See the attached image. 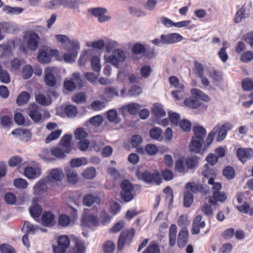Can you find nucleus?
Wrapping results in <instances>:
<instances>
[{
    "label": "nucleus",
    "mask_w": 253,
    "mask_h": 253,
    "mask_svg": "<svg viewBox=\"0 0 253 253\" xmlns=\"http://www.w3.org/2000/svg\"><path fill=\"white\" fill-rule=\"evenodd\" d=\"M203 174L205 178L208 179V183L212 185L213 193L212 198H209V202L211 205H215L217 202H224L227 199V196L225 193L219 191L221 187V184L219 182H214V177L215 176V172L212 169H206Z\"/></svg>",
    "instance_id": "f257e3e1"
},
{
    "label": "nucleus",
    "mask_w": 253,
    "mask_h": 253,
    "mask_svg": "<svg viewBox=\"0 0 253 253\" xmlns=\"http://www.w3.org/2000/svg\"><path fill=\"white\" fill-rule=\"evenodd\" d=\"M135 234V230L131 228L129 230L123 231L118 239V248L122 251L126 244H129L133 239Z\"/></svg>",
    "instance_id": "f03ea898"
},
{
    "label": "nucleus",
    "mask_w": 253,
    "mask_h": 253,
    "mask_svg": "<svg viewBox=\"0 0 253 253\" xmlns=\"http://www.w3.org/2000/svg\"><path fill=\"white\" fill-rule=\"evenodd\" d=\"M126 58V54L120 49H115L113 50L112 54L109 56L107 62L116 67L120 62H124Z\"/></svg>",
    "instance_id": "7ed1b4c3"
},
{
    "label": "nucleus",
    "mask_w": 253,
    "mask_h": 253,
    "mask_svg": "<svg viewBox=\"0 0 253 253\" xmlns=\"http://www.w3.org/2000/svg\"><path fill=\"white\" fill-rule=\"evenodd\" d=\"M55 54V50L51 49L47 47H43L39 51L38 59L39 62L42 63H48L50 61L51 57Z\"/></svg>",
    "instance_id": "20e7f679"
},
{
    "label": "nucleus",
    "mask_w": 253,
    "mask_h": 253,
    "mask_svg": "<svg viewBox=\"0 0 253 253\" xmlns=\"http://www.w3.org/2000/svg\"><path fill=\"white\" fill-rule=\"evenodd\" d=\"M169 81L171 85L177 87V89L171 92L173 97L176 100H180L181 98L182 97V93L184 90L183 84H179V80L178 78L175 76L170 77L169 78Z\"/></svg>",
    "instance_id": "39448f33"
},
{
    "label": "nucleus",
    "mask_w": 253,
    "mask_h": 253,
    "mask_svg": "<svg viewBox=\"0 0 253 253\" xmlns=\"http://www.w3.org/2000/svg\"><path fill=\"white\" fill-rule=\"evenodd\" d=\"M27 45L28 49L32 51L36 50L41 41L40 36L34 32H29L27 35Z\"/></svg>",
    "instance_id": "423d86ee"
},
{
    "label": "nucleus",
    "mask_w": 253,
    "mask_h": 253,
    "mask_svg": "<svg viewBox=\"0 0 253 253\" xmlns=\"http://www.w3.org/2000/svg\"><path fill=\"white\" fill-rule=\"evenodd\" d=\"M58 245L53 248L55 253H65L70 245V240L65 235L60 236L57 241Z\"/></svg>",
    "instance_id": "0eeeda50"
},
{
    "label": "nucleus",
    "mask_w": 253,
    "mask_h": 253,
    "mask_svg": "<svg viewBox=\"0 0 253 253\" xmlns=\"http://www.w3.org/2000/svg\"><path fill=\"white\" fill-rule=\"evenodd\" d=\"M142 179L146 183L152 184L154 182L159 184L162 182V179L159 172L155 171L154 173H151L146 171L141 174Z\"/></svg>",
    "instance_id": "6e6552de"
},
{
    "label": "nucleus",
    "mask_w": 253,
    "mask_h": 253,
    "mask_svg": "<svg viewBox=\"0 0 253 253\" xmlns=\"http://www.w3.org/2000/svg\"><path fill=\"white\" fill-rule=\"evenodd\" d=\"M64 177V174L63 170L61 169L55 168L48 171L46 178L47 181L54 183L61 181Z\"/></svg>",
    "instance_id": "1a4fd4ad"
},
{
    "label": "nucleus",
    "mask_w": 253,
    "mask_h": 253,
    "mask_svg": "<svg viewBox=\"0 0 253 253\" xmlns=\"http://www.w3.org/2000/svg\"><path fill=\"white\" fill-rule=\"evenodd\" d=\"M55 68L53 67L46 68L44 71V82L45 84L49 86H54L56 85L57 80L54 76Z\"/></svg>",
    "instance_id": "9d476101"
},
{
    "label": "nucleus",
    "mask_w": 253,
    "mask_h": 253,
    "mask_svg": "<svg viewBox=\"0 0 253 253\" xmlns=\"http://www.w3.org/2000/svg\"><path fill=\"white\" fill-rule=\"evenodd\" d=\"M99 220L97 217L91 213H86L82 218L81 225L84 228L90 227L98 225Z\"/></svg>",
    "instance_id": "9b49d317"
},
{
    "label": "nucleus",
    "mask_w": 253,
    "mask_h": 253,
    "mask_svg": "<svg viewBox=\"0 0 253 253\" xmlns=\"http://www.w3.org/2000/svg\"><path fill=\"white\" fill-rule=\"evenodd\" d=\"M30 117L36 123L40 121L42 119V113L39 106L35 104H30L28 108Z\"/></svg>",
    "instance_id": "f8f14e48"
},
{
    "label": "nucleus",
    "mask_w": 253,
    "mask_h": 253,
    "mask_svg": "<svg viewBox=\"0 0 253 253\" xmlns=\"http://www.w3.org/2000/svg\"><path fill=\"white\" fill-rule=\"evenodd\" d=\"M215 127H217V136L216 137V140L217 141H221L224 139L226 135L227 131L231 129L233 127V125L229 123H226L223 124L222 126L217 125Z\"/></svg>",
    "instance_id": "ddd939ff"
},
{
    "label": "nucleus",
    "mask_w": 253,
    "mask_h": 253,
    "mask_svg": "<svg viewBox=\"0 0 253 253\" xmlns=\"http://www.w3.org/2000/svg\"><path fill=\"white\" fill-rule=\"evenodd\" d=\"M161 39L163 44H171L181 41L182 37L177 33H172L166 35H162Z\"/></svg>",
    "instance_id": "4468645a"
},
{
    "label": "nucleus",
    "mask_w": 253,
    "mask_h": 253,
    "mask_svg": "<svg viewBox=\"0 0 253 253\" xmlns=\"http://www.w3.org/2000/svg\"><path fill=\"white\" fill-rule=\"evenodd\" d=\"M189 234L188 229L184 227L179 231L178 237L177 244L179 248L184 247L188 243Z\"/></svg>",
    "instance_id": "2eb2a0df"
},
{
    "label": "nucleus",
    "mask_w": 253,
    "mask_h": 253,
    "mask_svg": "<svg viewBox=\"0 0 253 253\" xmlns=\"http://www.w3.org/2000/svg\"><path fill=\"white\" fill-rule=\"evenodd\" d=\"M202 216L201 215H197L194 219L192 222L191 233L192 234L196 235L199 233L200 228L205 227V221H202Z\"/></svg>",
    "instance_id": "dca6fc26"
},
{
    "label": "nucleus",
    "mask_w": 253,
    "mask_h": 253,
    "mask_svg": "<svg viewBox=\"0 0 253 253\" xmlns=\"http://www.w3.org/2000/svg\"><path fill=\"white\" fill-rule=\"evenodd\" d=\"M47 190L46 181L44 179L39 181L33 187L34 195L40 196Z\"/></svg>",
    "instance_id": "f3484780"
},
{
    "label": "nucleus",
    "mask_w": 253,
    "mask_h": 253,
    "mask_svg": "<svg viewBox=\"0 0 253 253\" xmlns=\"http://www.w3.org/2000/svg\"><path fill=\"white\" fill-rule=\"evenodd\" d=\"M106 12V9L101 7L95 8L92 10V15L98 17V20L100 22H105L111 19L110 16L104 15Z\"/></svg>",
    "instance_id": "a211bd4d"
},
{
    "label": "nucleus",
    "mask_w": 253,
    "mask_h": 253,
    "mask_svg": "<svg viewBox=\"0 0 253 253\" xmlns=\"http://www.w3.org/2000/svg\"><path fill=\"white\" fill-rule=\"evenodd\" d=\"M237 155L239 160L243 163L253 157V150L252 149L239 148Z\"/></svg>",
    "instance_id": "6ab92c4d"
},
{
    "label": "nucleus",
    "mask_w": 253,
    "mask_h": 253,
    "mask_svg": "<svg viewBox=\"0 0 253 253\" xmlns=\"http://www.w3.org/2000/svg\"><path fill=\"white\" fill-rule=\"evenodd\" d=\"M24 228H27V230L26 231V234L24 235L22 238V242L25 246L29 247L30 243L28 237V234L32 231L34 232L36 230L39 229V228L36 226H34L33 224L27 221H25Z\"/></svg>",
    "instance_id": "aec40b11"
},
{
    "label": "nucleus",
    "mask_w": 253,
    "mask_h": 253,
    "mask_svg": "<svg viewBox=\"0 0 253 253\" xmlns=\"http://www.w3.org/2000/svg\"><path fill=\"white\" fill-rule=\"evenodd\" d=\"M72 136L69 134L65 135L61 139L60 144L66 153H70L72 150L71 144Z\"/></svg>",
    "instance_id": "412c9836"
},
{
    "label": "nucleus",
    "mask_w": 253,
    "mask_h": 253,
    "mask_svg": "<svg viewBox=\"0 0 253 253\" xmlns=\"http://www.w3.org/2000/svg\"><path fill=\"white\" fill-rule=\"evenodd\" d=\"M41 169L39 167H28L24 170L25 175L29 179H34L41 175Z\"/></svg>",
    "instance_id": "4be33fe9"
},
{
    "label": "nucleus",
    "mask_w": 253,
    "mask_h": 253,
    "mask_svg": "<svg viewBox=\"0 0 253 253\" xmlns=\"http://www.w3.org/2000/svg\"><path fill=\"white\" fill-rule=\"evenodd\" d=\"M54 214L49 211H46L42 215V222L43 225L46 226H52L55 223Z\"/></svg>",
    "instance_id": "5701e85b"
},
{
    "label": "nucleus",
    "mask_w": 253,
    "mask_h": 253,
    "mask_svg": "<svg viewBox=\"0 0 253 253\" xmlns=\"http://www.w3.org/2000/svg\"><path fill=\"white\" fill-rule=\"evenodd\" d=\"M100 203V198L92 194H88L83 198V204L86 206H91L94 203L99 204Z\"/></svg>",
    "instance_id": "b1692460"
},
{
    "label": "nucleus",
    "mask_w": 253,
    "mask_h": 253,
    "mask_svg": "<svg viewBox=\"0 0 253 253\" xmlns=\"http://www.w3.org/2000/svg\"><path fill=\"white\" fill-rule=\"evenodd\" d=\"M203 142L204 141L203 140L192 137L191 142L189 146L190 150L191 152L199 153L201 151Z\"/></svg>",
    "instance_id": "393cba45"
},
{
    "label": "nucleus",
    "mask_w": 253,
    "mask_h": 253,
    "mask_svg": "<svg viewBox=\"0 0 253 253\" xmlns=\"http://www.w3.org/2000/svg\"><path fill=\"white\" fill-rule=\"evenodd\" d=\"M193 130L194 135L192 137L204 141L207 133L206 129L201 126H196Z\"/></svg>",
    "instance_id": "a878e982"
},
{
    "label": "nucleus",
    "mask_w": 253,
    "mask_h": 253,
    "mask_svg": "<svg viewBox=\"0 0 253 253\" xmlns=\"http://www.w3.org/2000/svg\"><path fill=\"white\" fill-rule=\"evenodd\" d=\"M152 113L157 118L165 117L166 114L161 104L157 103L154 104Z\"/></svg>",
    "instance_id": "bb28decb"
},
{
    "label": "nucleus",
    "mask_w": 253,
    "mask_h": 253,
    "mask_svg": "<svg viewBox=\"0 0 253 253\" xmlns=\"http://www.w3.org/2000/svg\"><path fill=\"white\" fill-rule=\"evenodd\" d=\"M177 227L175 224H172L169 231V244L170 246L173 247L176 243Z\"/></svg>",
    "instance_id": "cd10ccee"
},
{
    "label": "nucleus",
    "mask_w": 253,
    "mask_h": 253,
    "mask_svg": "<svg viewBox=\"0 0 253 253\" xmlns=\"http://www.w3.org/2000/svg\"><path fill=\"white\" fill-rule=\"evenodd\" d=\"M125 110H126L130 114H136L140 108V106L137 103H129L123 107Z\"/></svg>",
    "instance_id": "c85d7f7f"
},
{
    "label": "nucleus",
    "mask_w": 253,
    "mask_h": 253,
    "mask_svg": "<svg viewBox=\"0 0 253 253\" xmlns=\"http://www.w3.org/2000/svg\"><path fill=\"white\" fill-rule=\"evenodd\" d=\"M185 164L188 169H192L196 168L199 163V158L197 156H192L184 160Z\"/></svg>",
    "instance_id": "c756f323"
},
{
    "label": "nucleus",
    "mask_w": 253,
    "mask_h": 253,
    "mask_svg": "<svg viewBox=\"0 0 253 253\" xmlns=\"http://www.w3.org/2000/svg\"><path fill=\"white\" fill-rule=\"evenodd\" d=\"M191 92L192 95L195 96L197 99L198 98L206 102L210 101V97L207 94H205L203 92L198 89H192Z\"/></svg>",
    "instance_id": "7c9ffc66"
},
{
    "label": "nucleus",
    "mask_w": 253,
    "mask_h": 253,
    "mask_svg": "<svg viewBox=\"0 0 253 253\" xmlns=\"http://www.w3.org/2000/svg\"><path fill=\"white\" fill-rule=\"evenodd\" d=\"M30 99V94L26 91L22 92L17 97L16 102L18 106L26 104Z\"/></svg>",
    "instance_id": "2f4dec72"
},
{
    "label": "nucleus",
    "mask_w": 253,
    "mask_h": 253,
    "mask_svg": "<svg viewBox=\"0 0 253 253\" xmlns=\"http://www.w3.org/2000/svg\"><path fill=\"white\" fill-rule=\"evenodd\" d=\"M184 104L187 107L193 109L197 108L200 105V103L195 96L187 98L184 101Z\"/></svg>",
    "instance_id": "473e14b6"
},
{
    "label": "nucleus",
    "mask_w": 253,
    "mask_h": 253,
    "mask_svg": "<svg viewBox=\"0 0 253 253\" xmlns=\"http://www.w3.org/2000/svg\"><path fill=\"white\" fill-rule=\"evenodd\" d=\"M87 164V159L84 157L74 158L71 160L70 165L72 167H80Z\"/></svg>",
    "instance_id": "72a5a7b5"
},
{
    "label": "nucleus",
    "mask_w": 253,
    "mask_h": 253,
    "mask_svg": "<svg viewBox=\"0 0 253 253\" xmlns=\"http://www.w3.org/2000/svg\"><path fill=\"white\" fill-rule=\"evenodd\" d=\"M96 174V169L93 167L87 168L82 173V176L86 179H92L95 177Z\"/></svg>",
    "instance_id": "f704fd0d"
},
{
    "label": "nucleus",
    "mask_w": 253,
    "mask_h": 253,
    "mask_svg": "<svg viewBox=\"0 0 253 253\" xmlns=\"http://www.w3.org/2000/svg\"><path fill=\"white\" fill-rule=\"evenodd\" d=\"M62 5L68 8H75L79 5L80 0H60Z\"/></svg>",
    "instance_id": "c9c22d12"
},
{
    "label": "nucleus",
    "mask_w": 253,
    "mask_h": 253,
    "mask_svg": "<svg viewBox=\"0 0 253 253\" xmlns=\"http://www.w3.org/2000/svg\"><path fill=\"white\" fill-rule=\"evenodd\" d=\"M186 188L187 189H189L191 192L194 193L203 192V188L201 185L195 183H188L186 184Z\"/></svg>",
    "instance_id": "e433bc0d"
},
{
    "label": "nucleus",
    "mask_w": 253,
    "mask_h": 253,
    "mask_svg": "<svg viewBox=\"0 0 253 253\" xmlns=\"http://www.w3.org/2000/svg\"><path fill=\"white\" fill-rule=\"evenodd\" d=\"M193 202V194L189 191H186L184 193L183 205L185 207H189Z\"/></svg>",
    "instance_id": "4c0bfd02"
},
{
    "label": "nucleus",
    "mask_w": 253,
    "mask_h": 253,
    "mask_svg": "<svg viewBox=\"0 0 253 253\" xmlns=\"http://www.w3.org/2000/svg\"><path fill=\"white\" fill-rule=\"evenodd\" d=\"M87 47H92L94 49L101 50L105 46L104 41L102 40H98L96 41L87 42Z\"/></svg>",
    "instance_id": "58836bf2"
},
{
    "label": "nucleus",
    "mask_w": 253,
    "mask_h": 253,
    "mask_svg": "<svg viewBox=\"0 0 253 253\" xmlns=\"http://www.w3.org/2000/svg\"><path fill=\"white\" fill-rule=\"evenodd\" d=\"M62 130L57 129L51 132L45 138V142L46 143H49L52 140L58 139L62 133Z\"/></svg>",
    "instance_id": "ea45409f"
},
{
    "label": "nucleus",
    "mask_w": 253,
    "mask_h": 253,
    "mask_svg": "<svg viewBox=\"0 0 253 253\" xmlns=\"http://www.w3.org/2000/svg\"><path fill=\"white\" fill-rule=\"evenodd\" d=\"M35 98L37 102L43 106H48L51 103L50 100L42 94L36 95Z\"/></svg>",
    "instance_id": "a19ab883"
},
{
    "label": "nucleus",
    "mask_w": 253,
    "mask_h": 253,
    "mask_svg": "<svg viewBox=\"0 0 253 253\" xmlns=\"http://www.w3.org/2000/svg\"><path fill=\"white\" fill-rule=\"evenodd\" d=\"M67 52L64 55L63 58L64 60L67 62H74L77 57L78 53L75 52H72L68 49H66Z\"/></svg>",
    "instance_id": "79ce46f5"
},
{
    "label": "nucleus",
    "mask_w": 253,
    "mask_h": 253,
    "mask_svg": "<svg viewBox=\"0 0 253 253\" xmlns=\"http://www.w3.org/2000/svg\"><path fill=\"white\" fill-rule=\"evenodd\" d=\"M3 10L7 14H18L23 11V8L19 7H11L6 6L4 7Z\"/></svg>",
    "instance_id": "37998d69"
},
{
    "label": "nucleus",
    "mask_w": 253,
    "mask_h": 253,
    "mask_svg": "<svg viewBox=\"0 0 253 253\" xmlns=\"http://www.w3.org/2000/svg\"><path fill=\"white\" fill-rule=\"evenodd\" d=\"M77 113V108L73 105H69L65 108V113L69 117L73 118L75 117Z\"/></svg>",
    "instance_id": "c03bdc74"
},
{
    "label": "nucleus",
    "mask_w": 253,
    "mask_h": 253,
    "mask_svg": "<svg viewBox=\"0 0 253 253\" xmlns=\"http://www.w3.org/2000/svg\"><path fill=\"white\" fill-rule=\"evenodd\" d=\"M70 79L75 82L77 86L82 87L84 85V80L82 79L80 73H73Z\"/></svg>",
    "instance_id": "a18cd8bd"
},
{
    "label": "nucleus",
    "mask_w": 253,
    "mask_h": 253,
    "mask_svg": "<svg viewBox=\"0 0 253 253\" xmlns=\"http://www.w3.org/2000/svg\"><path fill=\"white\" fill-rule=\"evenodd\" d=\"M246 17L245 13V8L244 6H243L237 12L236 16L234 18V21L236 23H239L241 22L243 19Z\"/></svg>",
    "instance_id": "49530a36"
},
{
    "label": "nucleus",
    "mask_w": 253,
    "mask_h": 253,
    "mask_svg": "<svg viewBox=\"0 0 253 253\" xmlns=\"http://www.w3.org/2000/svg\"><path fill=\"white\" fill-rule=\"evenodd\" d=\"M30 212L32 216L39 217L42 212L41 207L38 204L33 205L30 209Z\"/></svg>",
    "instance_id": "de8ad7c7"
},
{
    "label": "nucleus",
    "mask_w": 253,
    "mask_h": 253,
    "mask_svg": "<svg viewBox=\"0 0 253 253\" xmlns=\"http://www.w3.org/2000/svg\"><path fill=\"white\" fill-rule=\"evenodd\" d=\"M33 73V69L31 66L26 65L22 70V76L24 79H29Z\"/></svg>",
    "instance_id": "09e8293b"
},
{
    "label": "nucleus",
    "mask_w": 253,
    "mask_h": 253,
    "mask_svg": "<svg viewBox=\"0 0 253 253\" xmlns=\"http://www.w3.org/2000/svg\"><path fill=\"white\" fill-rule=\"evenodd\" d=\"M85 247L84 243L80 241L76 242V245L74 247L72 253H84Z\"/></svg>",
    "instance_id": "8fccbe9b"
},
{
    "label": "nucleus",
    "mask_w": 253,
    "mask_h": 253,
    "mask_svg": "<svg viewBox=\"0 0 253 253\" xmlns=\"http://www.w3.org/2000/svg\"><path fill=\"white\" fill-rule=\"evenodd\" d=\"M61 5L60 0H51L45 3V7L49 9H54L58 8Z\"/></svg>",
    "instance_id": "3c124183"
},
{
    "label": "nucleus",
    "mask_w": 253,
    "mask_h": 253,
    "mask_svg": "<svg viewBox=\"0 0 253 253\" xmlns=\"http://www.w3.org/2000/svg\"><path fill=\"white\" fill-rule=\"evenodd\" d=\"M72 100L76 103L81 104L85 102L86 97L84 93L80 92L74 94L72 97Z\"/></svg>",
    "instance_id": "603ef678"
},
{
    "label": "nucleus",
    "mask_w": 253,
    "mask_h": 253,
    "mask_svg": "<svg viewBox=\"0 0 253 253\" xmlns=\"http://www.w3.org/2000/svg\"><path fill=\"white\" fill-rule=\"evenodd\" d=\"M69 43L70 44V47H67L66 49H68L72 52H75L78 53V51L80 48V44L79 42L77 40H72L69 41Z\"/></svg>",
    "instance_id": "864d4df0"
},
{
    "label": "nucleus",
    "mask_w": 253,
    "mask_h": 253,
    "mask_svg": "<svg viewBox=\"0 0 253 253\" xmlns=\"http://www.w3.org/2000/svg\"><path fill=\"white\" fill-rule=\"evenodd\" d=\"M64 151L62 148L59 147H56L51 150V153L52 155L55 156L58 159H63L65 157Z\"/></svg>",
    "instance_id": "5fc2aeb1"
},
{
    "label": "nucleus",
    "mask_w": 253,
    "mask_h": 253,
    "mask_svg": "<svg viewBox=\"0 0 253 253\" xmlns=\"http://www.w3.org/2000/svg\"><path fill=\"white\" fill-rule=\"evenodd\" d=\"M223 174L228 179H232L235 176L234 169L231 167H226L223 170Z\"/></svg>",
    "instance_id": "6e6d98bb"
},
{
    "label": "nucleus",
    "mask_w": 253,
    "mask_h": 253,
    "mask_svg": "<svg viewBox=\"0 0 253 253\" xmlns=\"http://www.w3.org/2000/svg\"><path fill=\"white\" fill-rule=\"evenodd\" d=\"M150 137L155 140H158L162 134V130L158 127H153L149 131Z\"/></svg>",
    "instance_id": "4d7b16f0"
},
{
    "label": "nucleus",
    "mask_w": 253,
    "mask_h": 253,
    "mask_svg": "<svg viewBox=\"0 0 253 253\" xmlns=\"http://www.w3.org/2000/svg\"><path fill=\"white\" fill-rule=\"evenodd\" d=\"M76 84L70 79L66 80L64 83V87L69 91H73L77 88Z\"/></svg>",
    "instance_id": "13d9d810"
},
{
    "label": "nucleus",
    "mask_w": 253,
    "mask_h": 253,
    "mask_svg": "<svg viewBox=\"0 0 253 253\" xmlns=\"http://www.w3.org/2000/svg\"><path fill=\"white\" fill-rule=\"evenodd\" d=\"M14 185L18 188L25 189L28 186V182L23 178H17L14 181Z\"/></svg>",
    "instance_id": "bf43d9fd"
},
{
    "label": "nucleus",
    "mask_w": 253,
    "mask_h": 253,
    "mask_svg": "<svg viewBox=\"0 0 253 253\" xmlns=\"http://www.w3.org/2000/svg\"><path fill=\"white\" fill-rule=\"evenodd\" d=\"M107 118L109 121L115 123H118L117 118V112L115 110H111L108 111Z\"/></svg>",
    "instance_id": "052dcab7"
},
{
    "label": "nucleus",
    "mask_w": 253,
    "mask_h": 253,
    "mask_svg": "<svg viewBox=\"0 0 253 253\" xmlns=\"http://www.w3.org/2000/svg\"><path fill=\"white\" fill-rule=\"evenodd\" d=\"M92 69L95 72H99L100 70V59L97 56H94L91 61Z\"/></svg>",
    "instance_id": "680f3d73"
},
{
    "label": "nucleus",
    "mask_w": 253,
    "mask_h": 253,
    "mask_svg": "<svg viewBox=\"0 0 253 253\" xmlns=\"http://www.w3.org/2000/svg\"><path fill=\"white\" fill-rule=\"evenodd\" d=\"M104 92L106 95H111L117 97L119 96L118 89L113 86L105 87L104 89Z\"/></svg>",
    "instance_id": "e2e57ef3"
},
{
    "label": "nucleus",
    "mask_w": 253,
    "mask_h": 253,
    "mask_svg": "<svg viewBox=\"0 0 253 253\" xmlns=\"http://www.w3.org/2000/svg\"><path fill=\"white\" fill-rule=\"evenodd\" d=\"M195 73L199 77H202L204 74V68L202 65L198 61L194 62Z\"/></svg>",
    "instance_id": "0e129e2a"
},
{
    "label": "nucleus",
    "mask_w": 253,
    "mask_h": 253,
    "mask_svg": "<svg viewBox=\"0 0 253 253\" xmlns=\"http://www.w3.org/2000/svg\"><path fill=\"white\" fill-rule=\"evenodd\" d=\"M105 253H112L115 249V244L112 241L106 242L103 246Z\"/></svg>",
    "instance_id": "69168bd1"
},
{
    "label": "nucleus",
    "mask_w": 253,
    "mask_h": 253,
    "mask_svg": "<svg viewBox=\"0 0 253 253\" xmlns=\"http://www.w3.org/2000/svg\"><path fill=\"white\" fill-rule=\"evenodd\" d=\"M242 87L245 90L250 91L253 88V82L251 79L247 78L242 82Z\"/></svg>",
    "instance_id": "338daca9"
},
{
    "label": "nucleus",
    "mask_w": 253,
    "mask_h": 253,
    "mask_svg": "<svg viewBox=\"0 0 253 253\" xmlns=\"http://www.w3.org/2000/svg\"><path fill=\"white\" fill-rule=\"evenodd\" d=\"M142 141V138L139 135H134L132 136L131 139V143L133 147H138Z\"/></svg>",
    "instance_id": "774afa93"
}]
</instances>
